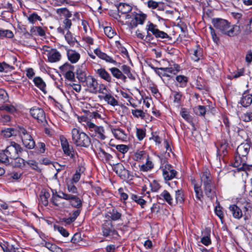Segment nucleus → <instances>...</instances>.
<instances>
[{
	"mask_svg": "<svg viewBox=\"0 0 252 252\" xmlns=\"http://www.w3.org/2000/svg\"><path fill=\"white\" fill-rule=\"evenodd\" d=\"M72 142L76 147L88 148L91 144V139L85 132L74 128L71 130Z\"/></svg>",
	"mask_w": 252,
	"mask_h": 252,
	"instance_id": "obj_5",
	"label": "nucleus"
},
{
	"mask_svg": "<svg viewBox=\"0 0 252 252\" xmlns=\"http://www.w3.org/2000/svg\"><path fill=\"white\" fill-rule=\"evenodd\" d=\"M81 168L76 170L75 173L73 175L71 182L72 183H77L80 179L81 177Z\"/></svg>",
	"mask_w": 252,
	"mask_h": 252,
	"instance_id": "obj_55",
	"label": "nucleus"
},
{
	"mask_svg": "<svg viewBox=\"0 0 252 252\" xmlns=\"http://www.w3.org/2000/svg\"><path fill=\"white\" fill-rule=\"evenodd\" d=\"M76 74L77 79L82 83L88 78L85 71L80 68L76 70Z\"/></svg>",
	"mask_w": 252,
	"mask_h": 252,
	"instance_id": "obj_31",
	"label": "nucleus"
},
{
	"mask_svg": "<svg viewBox=\"0 0 252 252\" xmlns=\"http://www.w3.org/2000/svg\"><path fill=\"white\" fill-rule=\"evenodd\" d=\"M193 111L196 115L204 116L207 111L206 107L202 105H198L193 108Z\"/></svg>",
	"mask_w": 252,
	"mask_h": 252,
	"instance_id": "obj_36",
	"label": "nucleus"
},
{
	"mask_svg": "<svg viewBox=\"0 0 252 252\" xmlns=\"http://www.w3.org/2000/svg\"><path fill=\"white\" fill-rule=\"evenodd\" d=\"M146 18V15L145 14L136 13L134 15V18L129 23V27L130 28L132 29L136 27L138 25L143 24Z\"/></svg>",
	"mask_w": 252,
	"mask_h": 252,
	"instance_id": "obj_15",
	"label": "nucleus"
},
{
	"mask_svg": "<svg viewBox=\"0 0 252 252\" xmlns=\"http://www.w3.org/2000/svg\"><path fill=\"white\" fill-rule=\"evenodd\" d=\"M54 228L55 229H57L58 231L64 237H66L68 236L69 233L63 227L58 226V225H55Z\"/></svg>",
	"mask_w": 252,
	"mask_h": 252,
	"instance_id": "obj_54",
	"label": "nucleus"
},
{
	"mask_svg": "<svg viewBox=\"0 0 252 252\" xmlns=\"http://www.w3.org/2000/svg\"><path fill=\"white\" fill-rule=\"evenodd\" d=\"M94 53L98 58L104 60L107 63H111L114 64H116L117 63V62L113 59L112 57L107 55L106 53L101 52V51L98 48L95 49L94 50Z\"/></svg>",
	"mask_w": 252,
	"mask_h": 252,
	"instance_id": "obj_17",
	"label": "nucleus"
},
{
	"mask_svg": "<svg viewBox=\"0 0 252 252\" xmlns=\"http://www.w3.org/2000/svg\"><path fill=\"white\" fill-rule=\"evenodd\" d=\"M180 66L177 64H174L173 66L165 67L167 74L175 75L180 71Z\"/></svg>",
	"mask_w": 252,
	"mask_h": 252,
	"instance_id": "obj_37",
	"label": "nucleus"
},
{
	"mask_svg": "<svg viewBox=\"0 0 252 252\" xmlns=\"http://www.w3.org/2000/svg\"><path fill=\"white\" fill-rule=\"evenodd\" d=\"M239 103L244 107H247L252 104V94L250 93L249 91H245L243 93Z\"/></svg>",
	"mask_w": 252,
	"mask_h": 252,
	"instance_id": "obj_16",
	"label": "nucleus"
},
{
	"mask_svg": "<svg viewBox=\"0 0 252 252\" xmlns=\"http://www.w3.org/2000/svg\"><path fill=\"white\" fill-rule=\"evenodd\" d=\"M45 246L52 252H61L62 251L60 248L57 246L55 244H52L50 242H46Z\"/></svg>",
	"mask_w": 252,
	"mask_h": 252,
	"instance_id": "obj_41",
	"label": "nucleus"
},
{
	"mask_svg": "<svg viewBox=\"0 0 252 252\" xmlns=\"http://www.w3.org/2000/svg\"><path fill=\"white\" fill-rule=\"evenodd\" d=\"M18 130V128L17 129H15L13 128H9L3 130L2 132L5 137H10L11 136L16 135Z\"/></svg>",
	"mask_w": 252,
	"mask_h": 252,
	"instance_id": "obj_45",
	"label": "nucleus"
},
{
	"mask_svg": "<svg viewBox=\"0 0 252 252\" xmlns=\"http://www.w3.org/2000/svg\"><path fill=\"white\" fill-rule=\"evenodd\" d=\"M109 70L114 77L118 79H121L124 82L126 81V76L124 75L122 71L119 68L117 67H112L109 68Z\"/></svg>",
	"mask_w": 252,
	"mask_h": 252,
	"instance_id": "obj_20",
	"label": "nucleus"
},
{
	"mask_svg": "<svg viewBox=\"0 0 252 252\" xmlns=\"http://www.w3.org/2000/svg\"><path fill=\"white\" fill-rule=\"evenodd\" d=\"M103 99L106 101L108 104L113 106H115L118 104V101L110 94H106V95L103 96Z\"/></svg>",
	"mask_w": 252,
	"mask_h": 252,
	"instance_id": "obj_32",
	"label": "nucleus"
},
{
	"mask_svg": "<svg viewBox=\"0 0 252 252\" xmlns=\"http://www.w3.org/2000/svg\"><path fill=\"white\" fill-rule=\"evenodd\" d=\"M60 69L62 73L64 74L66 72L74 71V66L68 63H66L60 67Z\"/></svg>",
	"mask_w": 252,
	"mask_h": 252,
	"instance_id": "obj_35",
	"label": "nucleus"
},
{
	"mask_svg": "<svg viewBox=\"0 0 252 252\" xmlns=\"http://www.w3.org/2000/svg\"><path fill=\"white\" fill-rule=\"evenodd\" d=\"M201 183L206 195L212 200L216 196L215 188L212 183V177L209 171L206 169L200 175Z\"/></svg>",
	"mask_w": 252,
	"mask_h": 252,
	"instance_id": "obj_4",
	"label": "nucleus"
},
{
	"mask_svg": "<svg viewBox=\"0 0 252 252\" xmlns=\"http://www.w3.org/2000/svg\"><path fill=\"white\" fill-rule=\"evenodd\" d=\"M28 19L29 22L32 24H34L36 21H41L42 20L41 18L35 12L30 14L28 17Z\"/></svg>",
	"mask_w": 252,
	"mask_h": 252,
	"instance_id": "obj_44",
	"label": "nucleus"
},
{
	"mask_svg": "<svg viewBox=\"0 0 252 252\" xmlns=\"http://www.w3.org/2000/svg\"><path fill=\"white\" fill-rule=\"evenodd\" d=\"M61 143L64 154L70 158L72 162H76V157L73 146L69 145L67 139L62 136L60 137Z\"/></svg>",
	"mask_w": 252,
	"mask_h": 252,
	"instance_id": "obj_9",
	"label": "nucleus"
},
{
	"mask_svg": "<svg viewBox=\"0 0 252 252\" xmlns=\"http://www.w3.org/2000/svg\"><path fill=\"white\" fill-rule=\"evenodd\" d=\"M121 69L123 73L126 74L130 80H134L135 79V76L131 72V68L129 66L124 64L121 66Z\"/></svg>",
	"mask_w": 252,
	"mask_h": 252,
	"instance_id": "obj_30",
	"label": "nucleus"
},
{
	"mask_svg": "<svg viewBox=\"0 0 252 252\" xmlns=\"http://www.w3.org/2000/svg\"><path fill=\"white\" fill-rule=\"evenodd\" d=\"M201 242L204 245L207 246L211 244V240L210 236H203L201 239Z\"/></svg>",
	"mask_w": 252,
	"mask_h": 252,
	"instance_id": "obj_64",
	"label": "nucleus"
},
{
	"mask_svg": "<svg viewBox=\"0 0 252 252\" xmlns=\"http://www.w3.org/2000/svg\"><path fill=\"white\" fill-rule=\"evenodd\" d=\"M23 151L21 146L14 141H10L6 149L0 152V162L5 164H9V158H15L20 156Z\"/></svg>",
	"mask_w": 252,
	"mask_h": 252,
	"instance_id": "obj_2",
	"label": "nucleus"
},
{
	"mask_svg": "<svg viewBox=\"0 0 252 252\" xmlns=\"http://www.w3.org/2000/svg\"><path fill=\"white\" fill-rule=\"evenodd\" d=\"M172 94L174 97V102L180 104L183 95L180 92L174 91Z\"/></svg>",
	"mask_w": 252,
	"mask_h": 252,
	"instance_id": "obj_49",
	"label": "nucleus"
},
{
	"mask_svg": "<svg viewBox=\"0 0 252 252\" xmlns=\"http://www.w3.org/2000/svg\"><path fill=\"white\" fill-rule=\"evenodd\" d=\"M70 198H69L68 200L69 201L72 206L78 209L82 206V201L78 196L71 194Z\"/></svg>",
	"mask_w": 252,
	"mask_h": 252,
	"instance_id": "obj_28",
	"label": "nucleus"
},
{
	"mask_svg": "<svg viewBox=\"0 0 252 252\" xmlns=\"http://www.w3.org/2000/svg\"><path fill=\"white\" fill-rule=\"evenodd\" d=\"M244 75V69L241 68L238 69L236 71L234 72L231 74L230 75V79H236L239 78L240 76H243Z\"/></svg>",
	"mask_w": 252,
	"mask_h": 252,
	"instance_id": "obj_47",
	"label": "nucleus"
},
{
	"mask_svg": "<svg viewBox=\"0 0 252 252\" xmlns=\"http://www.w3.org/2000/svg\"><path fill=\"white\" fill-rule=\"evenodd\" d=\"M50 196V194L49 192L46 191L45 190H42L39 196V203L43 204L45 206H47L48 204V198Z\"/></svg>",
	"mask_w": 252,
	"mask_h": 252,
	"instance_id": "obj_26",
	"label": "nucleus"
},
{
	"mask_svg": "<svg viewBox=\"0 0 252 252\" xmlns=\"http://www.w3.org/2000/svg\"><path fill=\"white\" fill-rule=\"evenodd\" d=\"M116 149L120 152L125 154L128 151V147L126 145L121 144L115 146Z\"/></svg>",
	"mask_w": 252,
	"mask_h": 252,
	"instance_id": "obj_53",
	"label": "nucleus"
},
{
	"mask_svg": "<svg viewBox=\"0 0 252 252\" xmlns=\"http://www.w3.org/2000/svg\"><path fill=\"white\" fill-rule=\"evenodd\" d=\"M132 114L134 116L137 118L140 117L141 118H144L145 116L144 112L142 110L139 109L132 110Z\"/></svg>",
	"mask_w": 252,
	"mask_h": 252,
	"instance_id": "obj_56",
	"label": "nucleus"
},
{
	"mask_svg": "<svg viewBox=\"0 0 252 252\" xmlns=\"http://www.w3.org/2000/svg\"><path fill=\"white\" fill-rule=\"evenodd\" d=\"M104 32L105 34L110 38H112L116 34V32L110 27H105L104 29Z\"/></svg>",
	"mask_w": 252,
	"mask_h": 252,
	"instance_id": "obj_51",
	"label": "nucleus"
},
{
	"mask_svg": "<svg viewBox=\"0 0 252 252\" xmlns=\"http://www.w3.org/2000/svg\"><path fill=\"white\" fill-rule=\"evenodd\" d=\"M33 81L36 87L39 88L45 94H46V84L43 79L38 76L34 78Z\"/></svg>",
	"mask_w": 252,
	"mask_h": 252,
	"instance_id": "obj_24",
	"label": "nucleus"
},
{
	"mask_svg": "<svg viewBox=\"0 0 252 252\" xmlns=\"http://www.w3.org/2000/svg\"><path fill=\"white\" fill-rule=\"evenodd\" d=\"M157 197L158 199H162L166 201L170 205H174L172 197L166 190H163L159 195L157 196Z\"/></svg>",
	"mask_w": 252,
	"mask_h": 252,
	"instance_id": "obj_22",
	"label": "nucleus"
},
{
	"mask_svg": "<svg viewBox=\"0 0 252 252\" xmlns=\"http://www.w3.org/2000/svg\"><path fill=\"white\" fill-rule=\"evenodd\" d=\"M15 159V163L14 165L15 167L22 168L25 166L26 165V160L22 158H13Z\"/></svg>",
	"mask_w": 252,
	"mask_h": 252,
	"instance_id": "obj_48",
	"label": "nucleus"
},
{
	"mask_svg": "<svg viewBox=\"0 0 252 252\" xmlns=\"http://www.w3.org/2000/svg\"><path fill=\"white\" fill-rule=\"evenodd\" d=\"M109 213L110 214V218L113 220H119L121 217V214L114 208L110 211Z\"/></svg>",
	"mask_w": 252,
	"mask_h": 252,
	"instance_id": "obj_39",
	"label": "nucleus"
},
{
	"mask_svg": "<svg viewBox=\"0 0 252 252\" xmlns=\"http://www.w3.org/2000/svg\"><path fill=\"white\" fill-rule=\"evenodd\" d=\"M83 85L87 87L91 93L96 94L98 84L97 80L93 76L89 75L88 78L83 83Z\"/></svg>",
	"mask_w": 252,
	"mask_h": 252,
	"instance_id": "obj_10",
	"label": "nucleus"
},
{
	"mask_svg": "<svg viewBox=\"0 0 252 252\" xmlns=\"http://www.w3.org/2000/svg\"><path fill=\"white\" fill-rule=\"evenodd\" d=\"M131 198L132 200L139 204L142 208H144V205L145 204L146 202L141 197L136 194H132L131 195Z\"/></svg>",
	"mask_w": 252,
	"mask_h": 252,
	"instance_id": "obj_42",
	"label": "nucleus"
},
{
	"mask_svg": "<svg viewBox=\"0 0 252 252\" xmlns=\"http://www.w3.org/2000/svg\"><path fill=\"white\" fill-rule=\"evenodd\" d=\"M136 135L139 140H142L145 136L146 133L145 130L140 128H137Z\"/></svg>",
	"mask_w": 252,
	"mask_h": 252,
	"instance_id": "obj_59",
	"label": "nucleus"
},
{
	"mask_svg": "<svg viewBox=\"0 0 252 252\" xmlns=\"http://www.w3.org/2000/svg\"><path fill=\"white\" fill-rule=\"evenodd\" d=\"M10 117L8 115L1 114L0 118V122L3 125H8L10 121Z\"/></svg>",
	"mask_w": 252,
	"mask_h": 252,
	"instance_id": "obj_57",
	"label": "nucleus"
},
{
	"mask_svg": "<svg viewBox=\"0 0 252 252\" xmlns=\"http://www.w3.org/2000/svg\"><path fill=\"white\" fill-rule=\"evenodd\" d=\"M65 78L69 81H74L75 75L73 71L66 72L64 74Z\"/></svg>",
	"mask_w": 252,
	"mask_h": 252,
	"instance_id": "obj_61",
	"label": "nucleus"
},
{
	"mask_svg": "<svg viewBox=\"0 0 252 252\" xmlns=\"http://www.w3.org/2000/svg\"><path fill=\"white\" fill-rule=\"evenodd\" d=\"M32 117L36 119L38 123L43 124L46 122L45 114L43 110L39 108H33L30 110Z\"/></svg>",
	"mask_w": 252,
	"mask_h": 252,
	"instance_id": "obj_12",
	"label": "nucleus"
},
{
	"mask_svg": "<svg viewBox=\"0 0 252 252\" xmlns=\"http://www.w3.org/2000/svg\"><path fill=\"white\" fill-rule=\"evenodd\" d=\"M102 230L103 236L108 237L113 236L116 233L112 222L110 220H106L102 225Z\"/></svg>",
	"mask_w": 252,
	"mask_h": 252,
	"instance_id": "obj_14",
	"label": "nucleus"
},
{
	"mask_svg": "<svg viewBox=\"0 0 252 252\" xmlns=\"http://www.w3.org/2000/svg\"><path fill=\"white\" fill-rule=\"evenodd\" d=\"M114 171L122 179L126 180L130 178V172L126 170L123 164H116L114 167Z\"/></svg>",
	"mask_w": 252,
	"mask_h": 252,
	"instance_id": "obj_11",
	"label": "nucleus"
},
{
	"mask_svg": "<svg viewBox=\"0 0 252 252\" xmlns=\"http://www.w3.org/2000/svg\"><path fill=\"white\" fill-rule=\"evenodd\" d=\"M18 134L22 139L24 146L28 149H32L34 148L35 142L31 135L23 127H18Z\"/></svg>",
	"mask_w": 252,
	"mask_h": 252,
	"instance_id": "obj_7",
	"label": "nucleus"
},
{
	"mask_svg": "<svg viewBox=\"0 0 252 252\" xmlns=\"http://www.w3.org/2000/svg\"><path fill=\"white\" fill-rule=\"evenodd\" d=\"M180 114L182 116V117L188 122H191L192 119L190 116L188 114V113L186 111H185V109H183L182 111H181Z\"/></svg>",
	"mask_w": 252,
	"mask_h": 252,
	"instance_id": "obj_60",
	"label": "nucleus"
},
{
	"mask_svg": "<svg viewBox=\"0 0 252 252\" xmlns=\"http://www.w3.org/2000/svg\"><path fill=\"white\" fill-rule=\"evenodd\" d=\"M65 40L67 43L71 46H73L76 42V39L73 37L71 32L68 31L64 35Z\"/></svg>",
	"mask_w": 252,
	"mask_h": 252,
	"instance_id": "obj_43",
	"label": "nucleus"
},
{
	"mask_svg": "<svg viewBox=\"0 0 252 252\" xmlns=\"http://www.w3.org/2000/svg\"><path fill=\"white\" fill-rule=\"evenodd\" d=\"M147 34L145 37V40L151 41L156 38H171L167 33L160 31L158 29L157 26L153 23L149 22L146 27Z\"/></svg>",
	"mask_w": 252,
	"mask_h": 252,
	"instance_id": "obj_6",
	"label": "nucleus"
},
{
	"mask_svg": "<svg viewBox=\"0 0 252 252\" xmlns=\"http://www.w3.org/2000/svg\"><path fill=\"white\" fill-rule=\"evenodd\" d=\"M202 51L200 48L197 47V48L193 51V53L191 56L192 59L195 61H198L202 57Z\"/></svg>",
	"mask_w": 252,
	"mask_h": 252,
	"instance_id": "obj_40",
	"label": "nucleus"
},
{
	"mask_svg": "<svg viewBox=\"0 0 252 252\" xmlns=\"http://www.w3.org/2000/svg\"><path fill=\"white\" fill-rule=\"evenodd\" d=\"M215 212L216 214L219 217L220 220H222L223 219V213L219 205L215 207Z\"/></svg>",
	"mask_w": 252,
	"mask_h": 252,
	"instance_id": "obj_62",
	"label": "nucleus"
},
{
	"mask_svg": "<svg viewBox=\"0 0 252 252\" xmlns=\"http://www.w3.org/2000/svg\"><path fill=\"white\" fill-rule=\"evenodd\" d=\"M112 131L116 138L123 141L126 140L127 135L123 129L121 128H114L112 129Z\"/></svg>",
	"mask_w": 252,
	"mask_h": 252,
	"instance_id": "obj_25",
	"label": "nucleus"
},
{
	"mask_svg": "<svg viewBox=\"0 0 252 252\" xmlns=\"http://www.w3.org/2000/svg\"><path fill=\"white\" fill-rule=\"evenodd\" d=\"M154 167V164L151 161L147 160L145 164H143L140 167V170L143 172H147L151 170Z\"/></svg>",
	"mask_w": 252,
	"mask_h": 252,
	"instance_id": "obj_38",
	"label": "nucleus"
},
{
	"mask_svg": "<svg viewBox=\"0 0 252 252\" xmlns=\"http://www.w3.org/2000/svg\"><path fill=\"white\" fill-rule=\"evenodd\" d=\"M86 127L90 131V134L92 137H96L101 140L106 139L105 129L103 126H97L91 122H87Z\"/></svg>",
	"mask_w": 252,
	"mask_h": 252,
	"instance_id": "obj_8",
	"label": "nucleus"
},
{
	"mask_svg": "<svg viewBox=\"0 0 252 252\" xmlns=\"http://www.w3.org/2000/svg\"><path fill=\"white\" fill-rule=\"evenodd\" d=\"M48 60L51 63H55L60 60L61 55L55 49H51L48 53Z\"/></svg>",
	"mask_w": 252,
	"mask_h": 252,
	"instance_id": "obj_18",
	"label": "nucleus"
},
{
	"mask_svg": "<svg viewBox=\"0 0 252 252\" xmlns=\"http://www.w3.org/2000/svg\"><path fill=\"white\" fill-rule=\"evenodd\" d=\"M98 154L100 157H102L104 158L106 161L110 160L113 158V157L110 154L105 152L104 150L101 148L99 149Z\"/></svg>",
	"mask_w": 252,
	"mask_h": 252,
	"instance_id": "obj_46",
	"label": "nucleus"
},
{
	"mask_svg": "<svg viewBox=\"0 0 252 252\" xmlns=\"http://www.w3.org/2000/svg\"><path fill=\"white\" fill-rule=\"evenodd\" d=\"M177 174V171L173 169L170 164H166L162 169V175L165 181L173 179Z\"/></svg>",
	"mask_w": 252,
	"mask_h": 252,
	"instance_id": "obj_13",
	"label": "nucleus"
},
{
	"mask_svg": "<svg viewBox=\"0 0 252 252\" xmlns=\"http://www.w3.org/2000/svg\"><path fill=\"white\" fill-rule=\"evenodd\" d=\"M176 203L182 204L184 202L185 198L184 191L182 189H178L175 191Z\"/></svg>",
	"mask_w": 252,
	"mask_h": 252,
	"instance_id": "obj_33",
	"label": "nucleus"
},
{
	"mask_svg": "<svg viewBox=\"0 0 252 252\" xmlns=\"http://www.w3.org/2000/svg\"><path fill=\"white\" fill-rule=\"evenodd\" d=\"M117 9L119 13L125 14L128 13L132 10V7L128 4L126 3H120L117 6Z\"/></svg>",
	"mask_w": 252,
	"mask_h": 252,
	"instance_id": "obj_29",
	"label": "nucleus"
},
{
	"mask_svg": "<svg viewBox=\"0 0 252 252\" xmlns=\"http://www.w3.org/2000/svg\"><path fill=\"white\" fill-rule=\"evenodd\" d=\"M251 145L249 143H243L237 148L233 166L238 167L239 170H245L249 166H252V162L248 158Z\"/></svg>",
	"mask_w": 252,
	"mask_h": 252,
	"instance_id": "obj_1",
	"label": "nucleus"
},
{
	"mask_svg": "<svg viewBox=\"0 0 252 252\" xmlns=\"http://www.w3.org/2000/svg\"><path fill=\"white\" fill-rule=\"evenodd\" d=\"M63 23L64 29L67 31H69V29L72 25L71 20L69 19L65 18Z\"/></svg>",
	"mask_w": 252,
	"mask_h": 252,
	"instance_id": "obj_58",
	"label": "nucleus"
},
{
	"mask_svg": "<svg viewBox=\"0 0 252 252\" xmlns=\"http://www.w3.org/2000/svg\"><path fill=\"white\" fill-rule=\"evenodd\" d=\"M95 71L100 78L107 82H112V78L111 76L104 68H100L95 70Z\"/></svg>",
	"mask_w": 252,
	"mask_h": 252,
	"instance_id": "obj_19",
	"label": "nucleus"
},
{
	"mask_svg": "<svg viewBox=\"0 0 252 252\" xmlns=\"http://www.w3.org/2000/svg\"><path fill=\"white\" fill-rule=\"evenodd\" d=\"M214 27L222 34L229 36H233L237 34L239 27L236 25H231L228 21L221 18L212 19Z\"/></svg>",
	"mask_w": 252,
	"mask_h": 252,
	"instance_id": "obj_3",
	"label": "nucleus"
},
{
	"mask_svg": "<svg viewBox=\"0 0 252 252\" xmlns=\"http://www.w3.org/2000/svg\"><path fill=\"white\" fill-rule=\"evenodd\" d=\"M229 210L233 217L237 219H240L243 216L241 209L236 205H231L229 207Z\"/></svg>",
	"mask_w": 252,
	"mask_h": 252,
	"instance_id": "obj_23",
	"label": "nucleus"
},
{
	"mask_svg": "<svg viewBox=\"0 0 252 252\" xmlns=\"http://www.w3.org/2000/svg\"><path fill=\"white\" fill-rule=\"evenodd\" d=\"M151 190L152 191L157 192L160 188V186L158 182L156 180H154L150 183Z\"/></svg>",
	"mask_w": 252,
	"mask_h": 252,
	"instance_id": "obj_52",
	"label": "nucleus"
},
{
	"mask_svg": "<svg viewBox=\"0 0 252 252\" xmlns=\"http://www.w3.org/2000/svg\"><path fill=\"white\" fill-rule=\"evenodd\" d=\"M192 183L193 185V189L195 193L196 198L202 202V198H203L204 195L201 188V185L196 183L195 180L192 181Z\"/></svg>",
	"mask_w": 252,
	"mask_h": 252,
	"instance_id": "obj_21",
	"label": "nucleus"
},
{
	"mask_svg": "<svg viewBox=\"0 0 252 252\" xmlns=\"http://www.w3.org/2000/svg\"><path fill=\"white\" fill-rule=\"evenodd\" d=\"M176 80L180 84V87H185L188 82V78L184 75H178L176 77Z\"/></svg>",
	"mask_w": 252,
	"mask_h": 252,
	"instance_id": "obj_34",
	"label": "nucleus"
},
{
	"mask_svg": "<svg viewBox=\"0 0 252 252\" xmlns=\"http://www.w3.org/2000/svg\"><path fill=\"white\" fill-rule=\"evenodd\" d=\"M14 34L12 31L8 30H0V37H6L8 38H12Z\"/></svg>",
	"mask_w": 252,
	"mask_h": 252,
	"instance_id": "obj_50",
	"label": "nucleus"
},
{
	"mask_svg": "<svg viewBox=\"0 0 252 252\" xmlns=\"http://www.w3.org/2000/svg\"><path fill=\"white\" fill-rule=\"evenodd\" d=\"M81 241V234L80 233H75L71 238V242L76 244Z\"/></svg>",
	"mask_w": 252,
	"mask_h": 252,
	"instance_id": "obj_63",
	"label": "nucleus"
},
{
	"mask_svg": "<svg viewBox=\"0 0 252 252\" xmlns=\"http://www.w3.org/2000/svg\"><path fill=\"white\" fill-rule=\"evenodd\" d=\"M67 55L68 60L72 63H77L80 58V55L74 50L68 51Z\"/></svg>",
	"mask_w": 252,
	"mask_h": 252,
	"instance_id": "obj_27",
	"label": "nucleus"
}]
</instances>
